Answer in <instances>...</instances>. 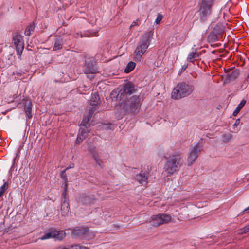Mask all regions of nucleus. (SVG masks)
<instances>
[{
  "label": "nucleus",
  "instance_id": "1",
  "mask_svg": "<svg viewBox=\"0 0 249 249\" xmlns=\"http://www.w3.org/2000/svg\"><path fill=\"white\" fill-rule=\"evenodd\" d=\"M110 96L115 105L116 118L122 119L124 115V87L112 91Z\"/></svg>",
  "mask_w": 249,
  "mask_h": 249
},
{
  "label": "nucleus",
  "instance_id": "2",
  "mask_svg": "<svg viewBox=\"0 0 249 249\" xmlns=\"http://www.w3.org/2000/svg\"><path fill=\"white\" fill-rule=\"evenodd\" d=\"M194 89V86L192 85L185 82H180L174 88L171 93V97L174 99L178 100L187 97L193 92Z\"/></svg>",
  "mask_w": 249,
  "mask_h": 249
},
{
  "label": "nucleus",
  "instance_id": "3",
  "mask_svg": "<svg viewBox=\"0 0 249 249\" xmlns=\"http://www.w3.org/2000/svg\"><path fill=\"white\" fill-rule=\"evenodd\" d=\"M153 34L154 32L150 31L143 35L135 50L136 60H140L142 55L145 53L150 44Z\"/></svg>",
  "mask_w": 249,
  "mask_h": 249
},
{
  "label": "nucleus",
  "instance_id": "4",
  "mask_svg": "<svg viewBox=\"0 0 249 249\" xmlns=\"http://www.w3.org/2000/svg\"><path fill=\"white\" fill-rule=\"evenodd\" d=\"M181 165V158L180 155L177 153H174L167 160L164 166V171L168 175H171L179 171Z\"/></svg>",
  "mask_w": 249,
  "mask_h": 249
},
{
  "label": "nucleus",
  "instance_id": "5",
  "mask_svg": "<svg viewBox=\"0 0 249 249\" xmlns=\"http://www.w3.org/2000/svg\"><path fill=\"white\" fill-rule=\"evenodd\" d=\"M214 0H199L198 4L200 20L204 22L211 15Z\"/></svg>",
  "mask_w": 249,
  "mask_h": 249
},
{
  "label": "nucleus",
  "instance_id": "6",
  "mask_svg": "<svg viewBox=\"0 0 249 249\" xmlns=\"http://www.w3.org/2000/svg\"><path fill=\"white\" fill-rule=\"evenodd\" d=\"M200 152V146L199 142L189 148V151L187 159L188 166L192 165L198 157V154Z\"/></svg>",
  "mask_w": 249,
  "mask_h": 249
},
{
  "label": "nucleus",
  "instance_id": "7",
  "mask_svg": "<svg viewBox=\"0 0 249 249\" xmlns=\"http://www.w3.org/2000/svg\"><path fill=\"white\" fill-rule=\"evenodd\" d=\"M151 219L152 221V226L158 227L160 225L168 223L171 220L172 218L169 214L159 213L152 216Z\"/></svg>",
  "mask_w": 249,
  "mask_h": 249
},
{
  "label": "nucleus",
  "instance_id": "8",
  "mask_svg": "<svg viewBox=\"0 0 249 249\" xmlns=\"http://www.w3.org/2000/svg\"><path fill=\"white\" fill-rule=\"evenodd\" d=\"M140 102L139 96H133L130 100L125 103V112L135 113Z\"/></svg>",
  "mask_w": 249,
  "mask_h": 249
},
{
  "label": "nucleus",
  "instance_id": "9",
  "mask_svg": "<svg viewBox=\"0 0 249 249\" xmlns=\"http://www.w3.org/2000/svg\"><path fill=\"white\" fill-rule=\"evenodd\" d=\"M13 41L16 48L17 53L20 56L22 53L24 46L23 36L20 34L17 33L16 35L14 36Z\"/></svg>",
  "mask_w": 249,
  "mask_h": 249
},
{
  "label": "nucleus",
  "instance_id": "10",
  "mask_svg": "<svg viewBox=\"0 0 249 249\" xmlns=\"http://www.w3.org/2000/svg\"><path fill=\"white\" fill-rule=\"evenodd\" d=\"M96 62L93 58L88 59L85 61L84 72L86 74H94L99 72L98 69L95 67Z\"/></svg>",
  "mask_w": 249,
  "mask_h": 249
},
{
  "label": "nucleus",
  "instance_id": "11",
  "mask_svg": "<svg viewBox=\"0 0 249 249\" xmlns=\"http://www.w3.org/2000/svg\"><path fill=\"white\" fill-rule=\"evenodd\" d=\"M223 32V27L221 25H217L209 35L208 39L211 42H215L221 37Z\"/></svg>",
  "mask_w": 249,
  "mask_h": 249
},
{
  "label": "nucleus",
  "instance_id": "12",
  "mask_svg": "<svg viewBox=\"0 0 249 249\" xmlns=\"http://www.w3.org/2000/svg\"><path fill=\"white\" fill-rule=\"evenodd\" d=\"M239 75V71L238 70L232 71L231 73H227L225 75L224 83H228L234 80Z\"/></svg>",
  "mask_w": 249,
  "mask_h": 249
},
{
  "label": "nucleus",
  "instance_id": "13",
  "mask_svg": "<svg viewBox=\"0 0 249 249\" xmlns=\"http://www.w3.org/2000/svg\"><path fill=\"white\" fill-rule=\"evenodd\" d=\"M137 91V86L131 82L125 83V94H132Z\"/></svg>",
  "mask_w": 249,
  "mask_h": 249
},
{
  "label": "nucleus",
  "instance_id": "14",
  "mask_svg": "<svg viewBox=\"0 0 249 249\" xmlns=\"http://www.w3.org/2000/svg\"><path fill=\"white\" fill-rule=\"evenodd\" d=\"M87 132H89V130H88L87 127H81L79 129L78 135L76 140V143L79 144L81 142L86 138Z\"/></svg>",
  "mask_w": 249,
  "mask_h": 249
},
{
  "label": "nucleus",
  "instance_id": "15",
  "mask_svg": "<svg viewBox=\"0 0 249 249\" xmlns=\"http://www.w3.org/2000/svg\"><path fill=\"white\" fill-rule=\"evenodd\" d=\"M148 174L145 173L137 174L135 176V179L141 184H146L148 183Z\"/></svg>",
  "mask_w": 249,
  "mask_h": 249
},
{
  "label": "nucleus",
  "instance_id": "16",
  "mask_svg": "<svg viewBox=\"0 0 249 249\" xmlns=\"http://www.w3.org/2000/svg\"><path fill=\"white\" fill-rule=\"evenodd\" d=\"M100 100V97L98 94L96 92L92 94V96L90 101V104L93 106L91 110L93 111L97 109V106L99 104Z\"/></svg>",
  "mask_w": 249,
  "mask_h": 249
},
{
  "label": "nucleus",
  "instance_id": "17",
  "mask_svg": "<svg viewBox=\"0 0 249 249\" xmlns=\"http://www.w3.org/2000/svg\"><path fill=\"white\" fill-rule=\"evenodd\" d=\"M70 211V206L68 200L62 201L61 214L63 216H66Z\"/></svg>",
  "mask_w": 249,
  "mask_h": 249
},
{
  "label": "nucleus",
  "instance_id": "18",
  "mask_svg": "<svg viewBox=\"0 0 249 249\" xmlns=\"http://www.w3.org/2000/svg\"><path fill=\"white\" fill-rule=\"evenodd\" d=\"M24 105V110L29 118L32 117V103L29 100H25L23 101Z\"/></svg>",
  "mask_w": 249,
  "mask_h": 249
},
{
  "label": "nucleus",
  "instance_id": "19",
  "mask_svg": "<svg viewBox=\"0 0 249 249\" xmlns=\"http://www.w3.org/2000/svg\"><path fill=\"white\" fill-rule=\"evenodd\" d=\"M53 238L61 240L66 236V233L63 231L53 230Z\"/></svg>",
  "mask_w": 249,
  "mask_h": 249
},
{
  "label": "nucleus",
  "instance_id": "20",
  "mask_svg": "<svg viewBox=\"0 0 249 249\" xmlns=\"http://www.w3.org/2000/svg\"><path fill=\"white\" fill-rule=\"evenodd\" d=\"M200 55V52H191L188 54L187 61L189 62H193L194 60H197Z\"/></svg>",
  "mask_w": 249,
  "mask_h": 249
},
{
  "label": "nucleus",
  "instance_id": "21",
  "mask_svg": "<svg viewBox=\"0 0 249 249\" xmlns=\"http://www.w3.org/2000/svg\"><path fill=\"white\" fill-rule=\"evenodd\" d=\"M94 111L93 110H90L89 112H88V114L87 115H85L83 117V120L81 123V126H83V127H85L86 124H88L89 122L90 118H91L93 112Z\"/></svg>",
  "mask_w": 249,
  "mask_h": 249
},
{
  "label": "nucleus",
  "instance_id": "22",
  "mask_svg": "<svg viewBox=\"0 0 249 249\" xmlns=\"http://www.w3.org/2000/svg\"><path fill=\"white\" fill-rule=\"evenodd\" d=\"M86 232V230L83 228L74 229L72 231V235L74 237H77L84 234Z\"/></svg>",
  "mask_w": 249,
  "mask_h": 249
},
{
  "label": "nucleus",
  "instance_id": "23",
  "mask_svg": "<svg viewBox=\"0 0 249 249\" xmlns=\"http://www.w3.org/2000/svg\"><path fill=\"white\" fill-rule=\"evenodd\" d=\"M246 103V101L243 99L239 104H238L235 110L233 112V115L235 116L237 115L240 110L243 107Z\"/></svg>",
  "mask_w": 249,
  "mask_h": 249
},
{
  "label": "nucleus",
  "instance_id": "24",
  "mask_svg": "<svg viewBox=\"0 0 249 249\" xmlns=\"http://www.w3.org/2000/svg\"><path fill=\"white\" fill-rule=\"evenodd\" d=\"M136 67V63L133 61L129 62L125 67V73H129L132 71Z\"/></svg>",
  "mask_w": 249,
  "mask_h": 249
},
{
  "label": "nucleus",
  "instance_id": "25",
  "mask_svg": "<svg viewBox=\"0 0 249 249\" xmlns=\"http://www.w3.org/2000/svg\"><path fill=\"white\" fill-rule=\"evenodd\" d=\"M62 48V40L61 38H57L54 44L53 50L56 51L61 49Z\"/></svg>",
  "mask_w": 249,
  "mask_h": 249
},
{
  "label": "nucleus",
  "instance_id": "26",
  "mask_svg": "<svg viewBox=\"0 0 249 249\" xmlns=\"http://www.w3.org/2000/svg\"><path fill=\"white\" fill-rule=\"evenodd\" d=\"M34 23H32L27 27L26 29L24 34L26 36H30L32 33L34 31L35 29Z\"/></svg>",
  "mask_w": 249,
  "mask_h": 249
},
{
  "label": "nucleus",
  "instance_id": "27",
  "mask_svg": "<svg viewBox=\"0 0 249 249\" xmlns=\"http://www.w3.org/2000/svg\"><path fill=\"white\" fill-rule=\"evenodd\" d=\"M222 141L225 143H227L232 138V135L230 133H225L221 136Z\"/></svg>",
  "mask_w": 249,
  "mask_h": 249
},
{
  "label": "nucleus",
  "instance_id": "28",
  "mask_svg": "<svg viewBox=\"0 0 249 249\" xmlns=\"http://www.w3.org/2000/svg\"><path fill=\"white\" fill-rule=\"evenodd\" d=\"M93 157L96 161L97 164H98L99 166L102 165V160L99 158L97 153L95 151H93L92 152Z\"/></svg>",
  "mask_w": 249,
  "mask_h": 249
},
{
  "label": "nucleus",
  "instance_id": "29",
  "mask_svg": "<svg viewBox=\"0 0 249 249\" xmlns=\"http://www.w3.org/2000/svg\"><path fill=\"white\" fill-rule=\"evenodd\" d=\"M53 230L49 232L46 233L43 236H42L41 237H40V240H44L48 239H50L51 238H53Z\"/></svg>",
  "mask_w": 249,
  "mask_h": 249
},
{
  "label": "nucleus",
  "instance_id": "30",
  "mask_svg": "<svg viewBox=\"0 0 249 249\" xmlns=\"http://www.w3.org/2000/svg\"><path fill=\"white\" fill-rule=\"evenodd\" d=\"M69 249H89L88 247L84 246H80L79 245H75L73 246H69Z\"/></svg>",
  "mask_w": 249,
  "mask_h": 249
},
{
  "label": "nucleus",
  "instance_id": "31",
  "mask_svg": "<svg viewBox=\"0 0 249 249\" xmlns=\"http://www.w3.org/2000/svg\"><path fill=\"white\" fill-rule=\"evenodd\" d=\"M81 201L84 204H89L94 202V200L91 199L89 196L82 198Z\"/></svg>",
  "mask_w": 249,
  "mask_h": 249
},
{
  "label": "nucleus",
  "instance_id": "32",
  "mask_svg": "<svg viewBox=\"0 0 249 249\" xmlns=\"http://www.w3.org/2000/svg\"><path fill=\"white\" fill-rule=\"evenodd\" d=\"M67 186H68V184L67 183H65V185H64V191L62 193V198H63V200H68V198L67 197Z\"/></svg>",
  "mask_w": 249,
  "mask_h": 249
},
{
  "label": "nucleus",
  "instance_id": "33",
  "mask_svg": "<svg viewBox=\"0 0 249 249\" xmlns=\"http://www.w3.org/2000/svg\"><path fill=\"white\" fill-rule=\"evenodd\" d=\"M8 184L7 182H5L3 185L0 187V194L2 195L4 193L7 189Z\"/></svg>",
  "mask_w": 249,
  "mask_h": 249
},
{
  "label": "nucleus",
  "instance_id": "34",
  "mask_svg": "<svg viewBox=\"0 0 249 249\" xmlns=\"http://www.w3.org/2000/svg\"><path fill=\"white\" fill-rule=\"evenodd\" d=\"M163 18V16L161 14L159 13L155 20V23L157 24H159L162 19Z\"/></svg>",
  "mask_w": 249,
  "mask_h": 249
},
{
  "label": "nucleus",
  "instance_id": "35",
  "mask_svg": "<svg viewBox=\"0 0 249 249\" xmlns=\"http://www.w3.org/2000/svg\"><path fill=\"white\" fill-rule=\"evenodd\" d=\"M65 171H63L62 172L61 174V177L64 179L65 181V184L67 183V178L66 176V174L65 173Z\"/></svg>",
  "mask_w": 249,
  "mask_h": 249
},
{
  "label": "nucleus",
  "instance_id": "36",
  "mask_svg": "<svg viewBox=\"0 0 249 249\" xmlns=\"http://www.w3.org/2000/svg\"><path fill=\"white\" fill-rule=\"evenodd\" d=\"M114 127V125L112 124H104L103 125V128L105 129H113Z\"/></svg>",
  "mask_w": 249,
  "mask_h": 249
},
{
  "label": "nucleus",
  "instance_id": "37",
  "mask_svg": "<svg viewBox=\"0 0 249 249\" xmlns=\"http://www.w3.org/2000/svg\"><path fill=\"white\" fill-rule=\"evenodd\" d=\"M139 19H137L136 21H134L132 23L130 26V29L132 28L133 27L135 26H139V24L138 23Z\"/></svg>",
  "mask_w": 249,
  "mask_h": 249
},
{
  "label": "nucleus",
  "instance_id": "38",
  "mask_svg": "<svg viewBox=\"0 0 249 249\" xmlns=\"http://www.w3.org/2000/svg\"><path fill=\"white\" fill-rule=\"evenodd\" d=\"M240 119H238L236 120L235 123L233 125V128H235V127H237L240 124Z\"/></svg>",
  "mask_w": 249,
  "mask_h": 249
},
{
  "label": "nucleus",
  "instance_id": "39",
  "mask_svg": "<svg viewBox=\"0 0 249 249\" xmlns=\"http://www.w3.org/2000/svg\"><path fill=\"white\" fill-rule=\"evenodd\" d=\"M249 231V225H248L243 228V232L247 233Z\"/></svg>",
  "mask_w": 249,
  "mask_h": 249
},
{
  "label": "nucleus",
  "instance_id": "40",
  "mask_svg": "<svg viewBox=\"0 0 249 249\" xmlns=\"http://www.w3.org/2000/svg\"><path fill=\"white\" fill-rule=\"evenodd\" d=\"M249 213V206L248 207H247V208H246L245 209H244L241 213H240V215H243L244 214V213Z\"/></svg>",
  "mask_w": 249,
  "mask_h": 249
},
{
  "label": "nucleus",
  "instance_id": "41",
  "mask_svg": "<svg viewBox=\"0 0 249 249\" xmlns=\"http://www.w3.org/2000/svg\"><path fill=\"white\" fill-rule=\"evenodd\" d=\"M187 65H184L182 66V68H181V72H182V71H185L186 70V69L187 68Z\"/></svg>",
  "mask_w": 249,
  "mask_h": 249
},
{
  "label": "nucleus",
  "instance_id": "42",
  "mask_svg": "<svg viewBox=\"0 0 249 249\" xmlns=\"http://www.w3.org/2000/svg\"><path fill=\"white\" fill-rule=\"evenodd\" d=\"M56 249H69L68 246L65 247V246H60L56 248Z\"/></svg>",
  "mask_w": 249,
  "mask_h": 249
},
{
  "label": "nucleus",
  "instance_id": "43",
  "mask_svg": "<svg viewBox=\"0 0 249 249\" xmlns=\"http://www.w3.org/2000/svg\"><path fill=\"white\" fill-rule=\"evenodd\" d=\"M238 233L239 234H244V233H245L244 232H243V229H240L239 231H238Z\"/></svg>",
  "mask_w": 249,
  "mask_h": 249
},
{
  "label": "nucleus",
  "instance_id": "44",
  "mask_svg": "<svg viewBox=\"0 0 249 249\" xmlns=\"http://www.w3.org/2000/svg\"><path fill=\"white\" fill-rule=\"evenodd\" d=\"M246 81L247 83H249V74L248 75Z\"/></svg>",
  "mask_w": 249,
  "mask_h": 249
},
{
  "label": "nucleus",
  "instance_id": "45",
  "mask_svg": "<svg viewBox=\"0 0 249 249\" xmlns=\"http://www.w3.org/2000/svg\"><path fill=\"white\" fill-rule=\"evenodd\" d=\"M89 77V78H90L91 79L94 78V77L93 76H92L91 77Z\"/></svg>",
  "mask_w": 249,
  "mask_h": 249
},
{
  "label": "nucleus",
  "instance_id": "46",
  "mask_svg": "<svg viewBox=\"0 0 249 249\" xmlns=\"http://www.w3.org/2000/svg\"><path fill=\"white\" fill-rule=\"evenodd\" d=\"M68 169H69V167H67V168H66V169H65V170L64 171H66V170H67Z\"/></svg>",
  "mask_w": 249,
  "mask_h": 249
}]
</instances>
